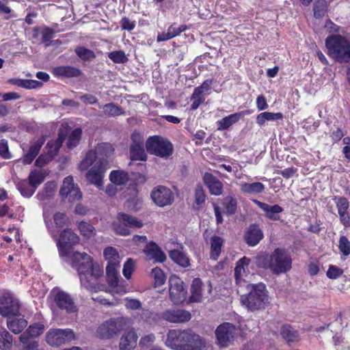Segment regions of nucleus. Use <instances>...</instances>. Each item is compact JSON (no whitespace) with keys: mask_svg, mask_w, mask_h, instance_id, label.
I'll return each mask as SVG.
<instances>
[{"mask_svg":"<svg viewBox=\"0 0 350 350\" xmlns=\"http://www.w3.org/2000/svg\"><path fill=\"white\" fill-rule=\"evenodd\" d=\"M265 189V185L260 183H243L241 185V190L247 194H258L262 193Z\"/></svg>","mask_w":350,"mask_h":350,"instance_id":"43","label":"nucleus"},{"mask_svg":"<svg viewBox=\"0 0 350 350\" xmlns=\"http://www.w3.org/2000/svg\"><path fill=\"white\" fill-rule=\"evenodd\" d=\"M213 84L212 79L205 80L201 85L196 87L191 96V100L192 103L191 105V109L192 110L197 109L199 106L204 102L206 95L210 94L211 86Z\"/></svg>","mask_w":350,"mask_h":350,"instance_id":"17","label":"nucleus"},{"mask_svg":"<svg viewBox=\"0 0 350 350\" xmlns=\"http://www.w3.org/2000/svg\"><path fill=\"white\" fill-rule=\"evenodd\" d=\"M44 326L42 323H36L30 325L28 329L20 336V341L22 343L27 342L29 338L37 337L44 331Z\"/></svg>","mask_w":350,"mask_h":350,"instance_id":"32","label":"nucleus"},{"mask_svg":"<svg viewBox=\"0 0 350 350\" xmlns=\"http://www.w3.org/2000/svg\"><path fill=\"white\" fill-rule=\"evenodd\" d=\"M0 155L4 159H10L11 157L8 142L5 139L0 140Z\"/></svg>","mask_w":350,"mask_h":350,"instance_id":"64","label":"nucleus"},{"mask_svg":"<svg viewBox=\"0 0 350 350\" xmlns=\"http://www.w3.org/2000/svg\"><path fill=\"white\" fill-rule=\"evenodd\" d=\"M327 10V3L325 0H317L314 3V16L315 18H322Z\"/></svg>","mask_w":350,"mask_h":350,"instance_id":"49","label":"nucleus"},{"mask_svg":"<svg viewBox=\"0 0 350 350\" xmlns=\"http://www.w3.org/2000/svg\"><path fill=\"white\" fill-rule=\"evenodd\" d=\"M79 241V236L70 228L64 229L57 240V246L60 257L68 258L72 247Z\"/></svg>","mask_w":350,"mask_h":350,"instance_id":"8","label":"nucleus"},{"mask_svg":"<svg viewBox=\"0 0 350 350\" xmlns=\"http://www.w3.org/2000/svg\"><path fill=\"white\" fill-rule=\"evenodd\" d=\"M46 175V172L45 170H35L30 172L27 179L37 189L38 187L44 182Z\"/></svg>","mask_w":350,"mask_h":350,"instance_id":"44","label":"nucleus"},{"mask_svg":"<svg viewBox=\"0 0 350 350\" xmlns=\"http://www.w3.org/2000/svg\"><path fill=\"white\" fill-rule=\"evenodd\" d=\"M112 226L116 234L126 236L131 234V229L142 228L143 222L129 214L118 213Z\"/></svg>","mask_w":350,"mask_h":350,"instance_id":"6","label":"nucleus"},{"mask_svg":"<svg viewBox=\"0 0 350 350\" xmlns=\"http://www.w3.org/2000/svg\"><path fill=\"white\" fill-rule=\"evenodd\" d=\"M98 107L100 108L102 107L105 115L109 117L117 116L124 113V110L114 103H108L103 106L98 105Z\"/></svg>","mask_w":350,"mask_h":350,"instance_id":"45","label":"nucleus"},{"mask_svg":"<svg viewBox=\"0 0 350 350\" xmlns=\"http://www.w3.org/2000/svg\"><path fill=\"white\" fill-rule=\"evenodd\" d=\"M254 202L265 212V215L267 218L273 221L280 219L279 214L283 211V208L280 206L278 204L271 206L257 200H254Z\"/></svg>","mask_w":350,"mask_h":350,"instance_id":"26","label":"nucleus"},{"mask_svg":"<svg viewBox=\"0 0 350 350\" xmlns=\"http://www.w3.org/2000/svg\"><path fill=\"white\" fill-rule=\"evenodd\" d=\"M250 292L247 295L241 297L242 305L252 311L265 308L268 302L266 286L262 283L251 285Z\"/></svg>","mask_w":350,"mask_h":350,"instance_id":"4","label":"nucleus"},{"mask_svg":"<svg viewBox=\"0 0 350 350\" xmlns=\"http://www.w3.org/2000/svg\"><path fill=\"white\" fill-rule=\"evenodd\" d=\"M120 266H107L106 273L107 282L109 285L112 287L116 292L126 293L125 287L119 285L120 275L118 274V269Z\"/></svg>","mask_w":350,"mask_h":350,"instance_id":"25","label":"nucleus"},{"mask_svg":"<svg viewBox=\"0 0 350 350\" xmlns=\"http://www.w3.org/2000/svg\"><path fill=\"white\" fill-rule=\"evenodd\" d=\"M151 198L157 206L164 207L172 204L174 195L170 188L159 186L151 192Z\"/></svg>","mask_w":350,"mask_h":350,"instance_id":"14","label":"nucleus"},{"mask_svg":"<svg viewBox=\"0 0 350 350\" xmlns=\"http://www.w3.org/2000/svg\"><path fill=\"white\" fill-rule=\"evenodd\" d=\"M108 57L114 63L124 64L128 61L125 53L123 51H115L108 54Z\"/></svg>","mask_w":350,"mask_h":350,"instance_id":"52","label":"nucleus"},{"mask_svg":"<svg viewBox=\"0 0 350 350\" xmlns=\"http://www.w3.org/2000/svg\"><path fill=\"white\" fill-rule=\"evenodd\" d=\"M75 53L83 60H88L95 57V55L92 51L83 46L76 48Z\"/></svg>","mask_w":350,"mask_h":350,"instance_id":"54","label":"nucleus"},{"mask_svg":"<svg viewBox=\"0 0 350 350\" xmlns=\"http://www.w3.org/2000/svg\"><path fill=\"white\" fill-rule=\"evenodd\" d=\"M237 334V329L233 324L224 323L219 325L215 330L217 344L222 347L229 346L234 341Z\"/></svg>","mask_w":350,"mask_h":350,"instance_id":"10","label":"nucleus"},{"mask_svg":"<svg viewBox=\"0 0 350 350\" xmlns=\"http://www.w3.org/2000/svg\"><path fill=\"white\" fill-rule=\"evenodd\" d=\"M124 333L120 338L119 350H133L138 339V336L134 328L124 329Z\"/></svg>","mask_w":350,"mask_h":350,"instance_id":"22","label":"nucleus"},{"mask_svg":"<svg viewBox=\"0 0 350 350\" xmlns=\"http://www.w3.org/2000/svg\"><path fill=\"white\" fill-rule=\"evenodd\" d=\"M161 318L170 323H181L187 322L191 319V314L186 310L180 309H170L161 314Z\"/></svg>","mask_w":350,"mask_h":350,"instance_id":"21","label":"nucleus"},{"mask_svg":"<svg viewBox=\"0 0 350 350\" xmlns=\"http://www.w3.org/2000/svg\"><path fill=\"white\" fill-rule=\"evenodd\" d=\"M108 166V161L105 158H100L94 165L86 173V178L91 184L98 188L103 186V179Z\"/></svg>","mask_w":350,"mask_h":350,"instance_id":"11","label":"nucleus"},{"mask_svg":"<svg viewBox=\"0 0 350 350\" xmlns=\"http://www.w3.org/2000/svg\"><path fill=\"white\" fill-rule=\"evenodd\" d=\"M152 275L154 280V285L159 286L163 285L166 280V276L164 272L159 267H155L152 270Z\"/></svg>","mask_w":350,"mask_h":350,"instance_id":"53","label":"nucleus"},{"mask_svg":"<svg viewBox=\"0 0 350 350\" xmlns=\"http://www.w3.org/2000/svg\"><path fill=\"white\" fill-rule=\"evenodd\" d=\"M120 25L124 30L132 31L135 28L136 22L135 21H131L127 17H123L120 21Z\"/></svg>","mask_w":350,"mask_h":350,"instance_id":"62","label":"nucleus"},{"mask_svg":"<svg viewBox=\"0 0 350 350\" xmlns=\"http://www.w3.org/2000/svg\"><path fill=\"white\" fill-rule=\"evenodd\" d=\"M243 116L241 112L234 113L233 114H230L228 116L223 118L222 119L218 120L217 122V129L219 131H224L228 129L232 124L237 122Z\"/></svg>","mask_w":350,"mask_h":350,"instance_id":"35","label":"nucleus"},{"mask_svg":"<svg viewBox=\"0 0 350 350\" xmlns=\"http://www.w3.org/2000/svg\"><path fill=\"white\" fill-rule=\"evenodd\" d=\"M124 306L126 309L137 310L141 308L142 303L139 299L126 297Z\"/></svg>","mask_w":350,"mask_h":350,"instance_id":"60","label":"nucleus"},{"mask_svg":"<svg viewBox=\"0 0 350 350\" xmlns=\"http://www.w3.org/2000/svg\"><path fill=\"white\" fill-rule=\"evenodd\" d=\"M65 135L66 134H64L63 131H60L58 133V137L57 139L51 140L47 143L46 148L47 149V154L49 155L53 158L56 155L65 139Z\"/></svg>","mask_w":350,"mask_h":350,"instance_id":"38","label":"nucleus"},{"mask_svg":"<svg viewBox=\"0 0 350 350\" xmlns=\"http://www.w3.org/2000/svg\"><path fill=\"white\" fill-rule=\"evenodd\" d=\"M224 204L226 211L228 214L232 215L236 212L237 210V200L232 197H227L225 199Z\"/></svg>","mask_w":350,"mask_h":350,"instance_id":"58","label":"nucleus"},{"mask_svg":"<svg viewBox=\"0 0 350 350\" xmlns=\"http://www.w3.org/2000/svg\"><path fill=\"white\" fill-rule=\"evenodd\" d=\"M132 320L126 317L111 318L104 321L97 329L96 334L102 339H109L119 332L130 328Z\"/></svg>","mask_w":350,"mask_h":350,"instance_id":"5","label":"nucleus"},{"mask_svg":"<svg viewBox=\"0 0 350 350\" xmlns=\"http://www.w3.org/2000/svg\"><path fill=\"white\" fill-rule=\"evenodd\" d=\"M132 144L130 148V157L132 161H145L147 155L144 148V139L139 133H133L131 135Z\"/></svg>","mask_w":350,"mask_h":350,"instance_id":"20","label":"nucleus"},{"mask_svg":"<svg viewBox=\"0 0 350 350\" xmlns=\"http://www.w3.org/2000/svg\"><path fill=\"white\" fill-rule=\"evenodd\" d=\"M53 293L54 301L59 309L67 313H74L78 310L77 306L68 293L59 290L53 291Z\"/></svg>","mask_w":350,"mask_h":350,"instance_id":"15","label":"nucleus"},{"mask_svg":"<svg viewBox=\"0 0 350 350\" xmlns=\"http://www.w3.org/2000/svg\"><path fill=\"white\" fill-rule=\"evenodd\" d=\"M258 267L269 269L273 274L285 273L292 268V258L285 250L276 248L270 254L258 255L256 258Z\"/></svg>","mask_w":350,"mask_h":350,"instance_id":"2","label":"nucleus"},{"mask_svg":"<svg viewBox=\"0 0 350 350\" xmlns=\"http://www.w3.org/2000/svg\"><path fill=\"white\" fill-rule=\"evenodd\" d=\"M103 254L107 261V266H120V256L116 250L112 247H106Z\"/></svg>","mask_w":350,"mask_h":350,"instance_id":"42","label":"nucleus"},{"mask_svg":"<svg viewBox=\"0 0 350 350\" xmlns=\"http://www.w3.org/2000/svg\"><path fill=\"white\" fill-rule=\"evenodd\" d=\"M44 142V139L43 137L39 138L30 146L28 152L36 158V157L38 154L39 151L41 147L42 146Z\"/></svg>","mask_w":350,"mask_h":350,"instance_id":"56","label":"nucleus"},{"mask_svg":"<svg viewBox=\"0 0 350 350\" xmlns=\"http://www.w3.org/2000/svg\"><path fill=\"white\" fill-rule=\"evenodd\" d=\"M53 74L55 76L65 77H75L81 74V71L70 66H62L53 68Z\"/></svg>","mask_w":350,"mask_h":350,"instance_id":"36","label":"nucleus"},{"mask_svg":"<svg viewBox=\"0 0 350 350\" xmlns=\"http://www.w3.org/2000/svg\"><path fill=\"white\" fill-rule=\"evenodd\" d=\"M336 205L341 224L345 227H350V215L348 212L349 202L345 197H339L336 199Z\"/></svg>","mask_w":350,"mask_h":350,"instance_id":"24","label":"nucleus"},{"mask_svg":"<svg viewBox=\"0 0 350 350\" xmlns=\"http://www.w3.org/2000/svg\"><path fill=\"white\" fill-rule=\"evenodd\" d=\"M342 273V271L334 265H330L327 271V276L330 279H336L340 277Z\"/></svg>","mask_w":350,"mask_h":350,"instance_id":"63","label":"nucleus"},{"mask_svg":"<svg viewBox=\"0 0 350 350\" xmlns=\"http://www.w3.org/2000/svg\"><path fill=\"white\" fill-rule=\"evenodd\" d=\"M283 114L281 112L273 113L269 111L262 112L256 116V123L259 126H263L266 121H278L283 119Z\"/></svg>","mask_w":350,"mask_h":350,"instance_id":"39","label":"nucleus"},{"mask_svg":"<svg viewBox=\"0 0 350 350\" xmlns=\"http://www.w3.org/2000/svg\"><path fill=\"white\" fill-rule=\"evenodd\" d=\"M146 149L151 154L167 159L173 153L172 144L167 139L160 136L150 137L146 141Z\"/></svg>","mask_w":350,"mask_h":350,"instance_id":"7","label":"nucleus"},{"mask_svg":"<svg viewBox=\"0 0 350 350\" xmlns=\"http://www.w3.org/2000/svg\"><path fill=\"white\" fill-rule=\"evenodd\" d=\"M210 258L213 260H217L221 252V247L224 245V239L219 236H213L210 240Z\"/></svg>","mask_w":350,"mask_h":350,"instance_id":"34","label":"nucleus"},{"mask_svg":"<svg viewBox=\"0 0 350 350\" xmlns=\"http://www.w3.org/2000/svg\"><path fill=\"white\" fill-rule=\"evenodd\" d=\"M170 257L176 264L183 267H187L189 266V259L187 254L180 250H173L170 252Z\"/></svg>","mask_w":350,"mask_h":350,"instance_id":"41","label":"nucleus"},{"mask_svg":"<svg viewBox=\"0 0 350 350\" xmlns=\"http://www.w3.org/2000/svg\"><path fill=\"white\" fill-rule=\"evenodd\" d=\"M170 297L174 304L183 302L187 297V291L183 286V282L177 276L170 278Z\"/></svg>","mask_w":350,"mask_h":350,"instance_id":"13","label":"nucleus"},{"mask_svg":"<svg viewBox=\"0 0 350 350\" xmlns=\"http://www.w3.org/2000/svg\"><path fill=\"white\" fill-rule=\"evenodd\" d=\"M71 265L78 272L81 286L89 291L96 292L98 286L95 280L103 275L102 267L98 263H94L88 254L78 252L72 254Z\"/></svg>","mask_w":350,"mask_h":350,"instance_id":"1","label":"nucleus"},{"mask_svg":"<svg viewBox=\"0 0 350 350\" xmlns=\"http://www.w3.org/2000/svg\"><path fill=\"white\" fill-rule=\"evenodd\" d=\"M56 185L54 182L46 183L42 191H39L37 197L40 200H44L51 198L55 192Z\"/></svg>","mask_w":350,"mask_h":350,"instance_id":"47","label":"nucleus"},{"mask_svg":"<svg viewBox=\"0 0 350 350\" xmlns=\"http://www.w3.org/2000/svg\"><path fill=\"white\" fill-rule=\"evenodd\" d=\"M55 226L57 228H62L68 222V218L63 213H57L53 216Z\"/></svg>","mask_w":350,"mask_h":350,"instance_id":"57","label":"nucleus"},{"mask_svg":"<svg viewBox=\"0 0 350 350\" xmlns=\"http://www.w3.org/2000/svg\"><path fill=\"white\" fill-rule=\"evenodd\" d=\"M75 333L71 329H51L46 334V341L51 346H60L72 341Z\"/></svg>","mask_w":350,"mask_h":350,"instance_id":"9","label":"nucleus"},{"mask_svg":"<svg viewBox=\"0 0 350 350\" xmlns=\"http://www.w3.org/2000/svg\"><path fill=\"white\" fill-rule=\"evenodd\" d=\"M280 334L288 345L296 342L299 340V332L290 325L282 327Z\"/></svg>","mask_w":350,"mask_h":350,"instance_id":"33","label":"nucleus"},{"mask_svg":"<svg viewBox=\"0 0 350 350\" xmlns=\"http://www.w3.org/2000/svg\"><path fill=\"white\" fill-rule=\"evenodd\" d=\"M16 186L21 194L25 198L32 196L36 190L35 186H33L28 179L17 181Z\"/></svg>","mask_w":350,"mask_h":350,"instance_id":"37","label":"nucleus"},{"mask_svg":"<svg viewBox=\"0 0 350 350\" xmlns=\"http://www.w3.org/2000/svg\"><path fill=\"white\" fill-rule=\"evenodd\" d=\"M103 146H99L95 150L88 152L85 158L79 165V170L84 171L90 167L96 161L98 155L101 152Z\"/></svg>","mask_w":350,"mask_h":350,"instance_id":"30","label":"nucleus"},{"mask_svg":"<svg viewBox=\"0 0 350 350\" xmlns=\"http://www.w3.org/2000/svg\"><path fill=\"white\" fill-rule=\"evenodd\" d=\"M12 347V336L5 329L0 330V349L11 350Z\"/></svg>","mask_w":350,"mask_h":350,"instance_id":"46","label":"nucleus"},{"mask_svg":"<svg viewBox=\"0 0 350 350\" xmlns=\"http://www.w3.org/2000/svg\"><path fill=\"white\" fill-rule=\"evenodd\" d=\"M82 131L81 129H76L70 133L67 142V146L68 148L72 149L77 146L81 139Z\"/></svg>","mask_w":350,"mask_h":350,"instance_id":"50","label":"nucleus"},{"mask_svg":"<svg viewBox=\"0 0 350 350\" xmlns=\"http://www.w3.org/2000/svg\"><path fill=\"white\" fill-rule=\"evenodd\" d=\"M135 262L131 259L129 258L124 265L123 267V275L126 279H130L133 269H134Z\"/></svg>","mask_w":350,"mask_h":350,"instance_id":"59","label":"nucleus"},{"mask_svg":"<svg viewBox=\"0 0 350 350\" xmlns=\"http://www.w3.org/2000/svg\"><path fill=\"white\" fill-rule=\"evenodd\" d=\"M59 193L62 198H68L70 202L80 200L82 197L81 192L79 187L74 184L73 178L71 176L64 179Z\"/></svg>","mask_w":350,"mask_h":350,"instance_id":"19","label":"nucleus"},{"mask_svg":"<svg viewBox=\"0 0 350 350\" xmlns=\"http://www.w3.org/2000/svg\"><path fill=\"white\" fill-rule=\"evenodd\" d=\"M78 228L81 234L87 239L91 238L96 234L94 227L85 221H80L78 224Z\"/></svg>","mask_w":350,"mask_h":350,"instance_id":"48","label":"nucleus"},{"mask_svg":"<svg viewBox=\"0 0 350 350\" xmlns=\"http://www.w3.org/2000/svg\"><path fill=\"white\" fill-rule=\"evenodd\" d=\"M250 262V260L247 257H243L237 262L234 276L237 284H241L245 281V278L249 274L248 266Z\"/></svg>","mask_w":350,"mask_h":350,"instance_id":"27","label":"nucleus"},{"mask_svg":"<svg viewBox=\"0 0 350 350\" xmlns=\"http://www.w3.org/2000/svg\"><path fill=\"white\" fill-rule=\"evenodd\" d=\"M338 247L344 256H349L350 254V242L347 237H340Z\"/></svg>","mask_w":350,"mask_h":350,"instance_id":"55","label":"nucleus"},{"mask_svg":"<svg viewBox=\"0 0 350 350\" xmlns=\"http://www.w3.org/2000/svg\"><path fill=\"white\" fill-rule=\"evenodd\" d=\"M189 336V330H170L167 334L165 344L174 350H187L186 340Z\"/></svg>","mask_w":350,"mask_h":350,"instance_id":"12","label":"nucleus"},{"mask_svg":"<svg viewBox=\"0 0 350 350\" xmlns=\"http://www.w3.org/2000/svg\"><path fill=\"white\" fill-rule=\"evenodd\" d=\"M325 45L330 57L339 62H348L350 60V44L348 40L339 35L328 36Z\"/></svg>","mask_w":350,"mask_h":350,"instance_id":"3","label":"nucleus"},{"mask_svg":"<svg viewBox=\"0 0 350 350\" xmlns=\"http://www.w3.org/2000/svg\"><path fill=\"white\" fill-rule=\"evenodd\" d=\"M20 305L18 301L12 297H2L0 298V314L10 319L19 313Z\"/></svg>","mask_w":350,"mask_h":350,"instance_id":"18","label":"nucleus"},{"mask_svg":"<svg viewBox=\"0 0 350 350\" xmlns=\"http://www.w3.org/2000/svg\"><path fill=\"white\" fill-rule=\"evenodd\" d=\"M27 325V321L19 313L17 316L8 319L7 326L8 329L14 334L21 333Z\"/></svg>","mask_w":350,"mask_h":350,"instance_id":"31","label":"nucleus"},{"mask_svg":"<svg viewBox=\"0 0 350 350\" xmlns=\"http://www.w3.org/2000/svg\"><path fill=\"white\" fill-rule=\"evenodd\" d=\"M15 84L26 89H36L42 85L41 82L30 79H18L16 81Z\"/></svg>","mask_w":350,"mask_h":350,"instance_id":"51","label":"nucleus"},{"mask_svg":"<svg viewBox=\"0 0 350 350\" xmlns=\"http://www.w3.org/2000/svg\"><path fill=\"white\" fill-rule=\"evenodd\" d=\"M109 179L113 185L122 186L126 185L128 182L129 174L122 170H113L109 174Z\"/></svg>","mask_w":350,"mask_h":350,"instance_id":"40","label":"nucleus"},{"mask_svg":"<svg viewBox=\"0 0 350 350\" xmlns=\"http://www.w3.org/2000/svg\"><path fill=\"white\" fill-rule=\"evenodd\" d=\"M144 252L149 260H154L156 262H163L166 259V256L163 252L154 243H150L147 244Z\"/></svg>","mask_w":350,"mask_h":350,"instance_id":"28","label":"nucleus"},{"mask_svg":"<svg viewBox=\"0 0 350 350\" xmlns=\"http://www.w3.org/2000/svg\"><path fill=\"white\" fill-rule=\"evenodd\" d=\"M203 180L212 195L219 196L221 194L223 185L216 177L210 173H205Z\"/></svg>","mask_w":350,"mask_h":350,"instance_id":"29","label":"nucleus"},{"mask_svg":"<svg viewBox=\"0 0 350 350\" xmlns=\"http://www.w3.org/2000/svg\"><path fill=\"white\" fill-rule=\"evenodd\" d=\"M212 291V286L210 282L203 284L199 278H195L192 281L191 286L190 301L192 302H200L204 297L208 295Z\"/></svg>","mask_w":350,"mask_h":350,"instance_id":"16","label":"nucleus"},{"mask_svg":"<svg viewBox=\"0 0 350 350\" xmlns=\"http://www.w3.org/2000/svg\"><path fill=\"white\" fill-rule=\"evenodd\" d=\"M187 29V25H181L178 27L176 26V24H172L170 25L167 30L169 31L170 33L171 34L172 38H174L177 36H178L182 32L185 31Z\"/></svg>","mask_w":350,"mask_h":350,"instance_id":"61","label":"nucleus"},{"mask_svg":"<svg viewBox=\"0 0 350 350\" xmlns=\"http://www.w3.org/2000/svg\"><path fill=\"white\" fill-rule=\"evenodd\" d=\"M264 234L257 224L250 225L245 232L244 240L251 247L256 246L263 239Z\"/></svg>","mask_w":350,"mask_h":350,"instance_id":"23","label":"nucleus"}]
</instances>
